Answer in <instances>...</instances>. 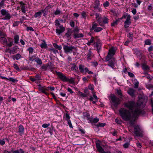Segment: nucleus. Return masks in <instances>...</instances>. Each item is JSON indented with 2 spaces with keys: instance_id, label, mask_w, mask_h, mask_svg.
I'll return each mask as SVG.
<instances>
[{
  "instance_id": "1",
  "label": "nucleus",
  "mask_w": 153,
  "mask_h": 153,
  "mask_svg": "<svg viewBox=\"0 0 153 153\" xmlns=\"http://www.w3.org/2000/svg\"><path fill=\"white\" fill-rule=\"evenodd\" d=\"M142 104V102H140L139 101H138L135 104L134 101H130L124 103V105L125 107L128 108V110L131 112L133 111L134 107L135 108L133 113V117L136 118L139 115L143 114V111L140 108Z\"/></svg>"
},
{
  "instance_id": "2",
  "label": "nucleus",
  "mask_w": 153,
  "mask_h": 153,
  "mask_svg": "<svg viewBox=\"0 0 153 153\" xmlns=\"http://www.w3.org/2000/svg\"><path fill=\"white\" fill-rule=\"evenodd\" d=\"M116 50V48L111 47L109 50L108 54L106 57V61H108V63L107 64V65L111 67L113 69L114 68L115 62L113 59H112V58L115 55Z\"/></svg>"
},
{
  "instance_id": "3",
  "label": "nucleus",
  "mask_w": 153,
  "mask_h": 153,
  "mask_svg": "<svg viewBox=\"0 0 153 153\" xmlns=\"http://www.w3.org/2000/svg\"><path fill=\"white\" fill-rule=\"evenodd\" d=\"M119 115L124 120L128 121L131 118V112L129 110L123 108L120 109L119 110Z\"/></svg>"
},
{
  "instance_id": "4",
  "label": "nucleus",
  "mask_w": 153,
  "mask_h": 153,
  "mask_svg": "<svg viewBox=\"0 0 153 153\" xmlns=\"http://www.w3.org/2000/svg\"><path fill=\"white\" fill-rule=\"evenodd\" d=\"M110 99L111 104L114 107H117L120 103L121 100L120 98L114 94L111 96Z\"/></svg>"
},
{
  "instance_id": "5",
  "label": "nucleus",
  "mask_w": 153,
  "mask_h": 153,
  "mask_svg": "<svg viewBox=\"0 0 153 153\" xmlns=\"http://www.w3.org/2000/svg\"><path fill=\"white\" fill-rule=\"evenodd\" d=\"M134 130L135 136L141 137L143 136V131L138 125L134 126Z\"/></svg>"
},
{
  "instance_id": "6",
  "label": "nucleus",
  "mask_w": 153,
  "mask_h": 153,
  "mask_svg": "<svg viewBox=\"0 0 153 153\" xmlns=\"http://www.w3.org/2000/svg\"><path fill=\"white\" fill-rule=\"evenodd\" d=\"M62 45L63 47L64 52L66 53H71L73 52V50L77 49L76 47L71 45H69L68 44L66 45L62 44Z\"/></svg>"
},
{
  "instance_id": "7",
  "label": "nucleus",
  "mask_w": 153,
  "mask_h": 153,
  "mask_svg": "<svg viewBox=\"0 0 153 153\" xmlns=\"http://www.w3.org/2000/svg\"><path fill=\"white\" fill-rule=\"evenodd\" d=\"M0 13L4 17L2 18L3 20H8L11 17V16L8 10L5 9H2L0 10Z\"/></svg>"
},
{
  "instance_id": "8",
  "label": "nucleus",
  "mask_w": 153,
  "mask_h": 153,
  "mask_svg": "<svg viewBox=\"0 0 153 153\" xmlns=\"http://www.w3.org/2000/svg\"><path fill=\"white\" fill-rule=\"evenodd\" d=\"M100 2L99 0H96L94 3V7L95 10H97L98 12H101L102 9L100 7Z\"/></svg>"
},
{
  "instance_id": "9",
  "label": "nucleus",
  "mask_w": 153,
  "mask_h": 153,
  "mask_svg": "<svg viewBox=\"0 0 153 153\" xmlns=\"http://www.w3.org/2000/svg\"><path fill=\"white\" fill-rule=\"evenodd\" d=\"M131 16L128 14L126 17V21L124 22V26L125 28H127L131 25Z\"/></svg>"
},
{
  "instance_id": "10",
  "label": "nucleus",
  "mask_w": 153,
  "mask_h": 153,
  "mask_svg": "<svg viewBox=\"0 0 153 153\" xmlns=\"http://www.w3.org/2000/svg\"><path fill=\"white\" fill-rule=\"evenodd\" d=\"M56 72L57 75L58 76L61 80L64 82H67V77L63 74L62 72L56 71Z\"/></svg>"
},
{
  "instance_id": "11",
  "label": "nucleus",
  "mask_w": 153,
  "mask_h": 153,
  "mask_svg": "<svg viewBox=\"0 0 153 153\" xmlns=\"http://www.w3.org/2000/svg\"><path fill=\"white\" fill-rule=\"evenodd\" d=\"M92 25V30H94L95 32H98L102 30V27H97L98 25L96 23L93 22Z\"/></svg>"
},
{
  "instance_id": "12",
  "label": "nucleus",
  "mask_w": 153,
  "mask_h": 153,
  "mask_svg": "<svg viewBox=\"0 0 153 153\" xmlns=\"http://www.w3.org/2000/svg\"><path fill=\"white\" fill-rule=\"evenodd\" d=\"M4 153H25V151L22 149H20L15 150H12L11 152L6 150H4Z\"/></svg>"
},
{
  "instance_id": "13",
  "label": "nucleus",
  "mask_w": 153,
  "mask_h": 153,
  "mask_svg": "<svg viewBox=\"0 0 153 153\" xmlns=\"http://www.w3.org/2000/svg\"><path fill=\"white\" fill-rule=\"evenodd\" d=\"M56 33L58 35H59L65 30V27L62 25H60L58 27H56Z\"/></svg>"
},
{
  "instance_id": "14",
  "label": "nucleus",
  "mask_w": 153,
  "mask_h": 153,
  "mask_svg": "<svg viewBox=\"0 0 153 153\" xmlns=\"http://www.w3.org/2000/svg\"><path fill=\"white\" fill-rule=\"evenodd\" d=\"M79 68L80 73L86 74V71H88V68L85 67V66L82 65H80L79 66Z\"/></svg>"
},
{
  "instance_id": "15",
  "label": "nucleus",
  "mask_w": 153,
  "mask_h": 153,
  "mask_svg": "<svg viewBox=\"0 0 153 153\" xmlns=\"http://www.w3.org/2000/svg\"><path fill=\"white\" fill-rule=\"evenodd\" d=\"M0 78L2 79H5L7 81L8 80L10 81H11L13 82H15L18 81V80L11 77H10L9 78H8L5 76H0Z\"/></svg>"
},
{
  "instance_id": "16",
  "label": "nucleus",
  "mask_w": 153,
  "mask_h": 153,
  "mask_svg": "<svg viewBox=\"0 0 153 153\" xmlns=\"http://www.w3.org/2000/svg\"><path fill=\"white\" fill-rule=\"evenodd\" d=\"M13 39L11 38H8L7 39V42L6 43V45L9 47H11L13 45Z\"/></svg>"
},
{
  "instance_id": "17",
  "label": "nucleus",
  "mask_w": 153,
  "mask_h": 153,
  "mask_svg": "<svg viewBox=\"0 0 153 153\" xmlns=\"http://www.w3.org/2000/svg\"><path fill=\"white\" fill-rule=\"evenodd\" d=\"M82 114L84 118H86L87 120L91 121V117H90V115L89 113L86 112H83Z\"/></svg>"
},
{
  "instance_id": "18",
  "label": "nucleus",
  "mask_w": 153,
  "mask_h": 153,
  "mask_svg": "<svg viewBox=\"0 0 153 153\" xmlns=\"http://www.w3.org/2000/svg\"><path fill=\"white\" fill-rule=\"evenodd\" d=\"M96 145L97 149L99 152L101 153H104L105 152L104 151L103 148L101 146L100 143H97Z\"/></svg>"
},
{
  "instance_id": "19",
  "label": "nucleus",
  "mask_w": 153,
  "mask_h": 153,
  "mask_svg": "<svg viewBox=\"0 0 153 153\" xmlns=\"http://www.w3.org/2000/svg\"><path fill=\"white\" fill-rule=\"evenodd\" d=\"M38 89L41 92L46 95L48 94L46 92V91L47 90V89L44 87H42L39 85V86Z\"/></svg>"
},
{
  "instance_id": "20",
  "label": "nucleus",
  "mask_w": 153,
  "mask_h": 153,
  "mask_svg": "<svg viewBox=\"0 0 153 153\" xmlns=\"http://www.w3.org/2000/svg\"><path fill=\"white\" fill-rule=\"evenodd\" d=\"M41 79V77L39 74L36 75L35 78H31L30 80L32 82H36L37 80Z\"/></svg>"
},
{
  "instance_id": "21",
  "label": "nucleus",
  "mask_w": 153,
  "mask_h": 153,
  "mask_svg": "<svg viewBox=\"0 0 153 153\" xmlns=\"http://www.w3.org/2000/svg\"><path fill=\"white\" fill-rule=\"evenodd\" d=\"M135 90L133 88H131L129 89L128 91V93L131 97H133L134 96Z\"/></svg>"
},
{
  "instance_id": "22",
  "label": "nucleus",
  "mask_w": 153,
  "mask_h": 153,
  "mask_svg": "<svg viewBox=\"0 0 153 153\" xmlns=\"http://www.w3.org/2000/svg\"><path fill=\"white\" fill-rule=\"evenodd\" d=\"M18 132L21 135L24 134V127L22 125H20L19 126Z\"/></svg>"
},
{
  "instance_id": "23",
  "label": "nucleus",
  "mask_w": 153,
  "mask_h": 153,
  "mask_svg": "<svg viewBox=\"0 0 153 153\" xmlns=\"http://www.w3.org/2000/svg\"><path fill=\"white\" fill-rule=\"evenodd\" d=\"M11 57L14 60L16 59V60H18L19 59L22 58V56L21 54L19 53H17L16 55H13L11 56Z\"/></svg>"
},
{
  "instance_id": "24",
  "label": "nucleus",
  "mask_w": 153,
  "mask_h": 153,
  "mask_svg": "<svg viewBox=\"0 0 153 153\" xmlns=\"http://www.w3.org/2000/svg\"><path fill=\"white\" fill-rule=\"evenodd\" d=\"M83 36V34L82 33H75L74 35V38L75 39L82 38Z\"/></svg>"
},
{
  "instance_id": "25",
  "label": "nucleus",
  "mask_w": 153,
  "mask_h": 153,
  "mask_svg": "<svg viewBox=\"0 0 153 153\" xmlns=\"http://www.w3.org/2000/svg\"><path fill=\"white\" fill-rule=\"evenodd\" d=\"M141 66L143 69L144 71H148L149 70V67L146 65L145 63H142Z\"/></svg>"
},
{
  "instance_id": "26",
  "label": "nucleus",
  "mask_w": 153,
  "mask_h": 153,
  "mask_svg": "<svg viewBox=\"0 0 153 153\" xmlns=\"http://www.w3.org/2000/svg\"><path fill=\"white\" fill-rule=\"evenodd\" d=\"M48 69H50L52 71L55 68L53 66V65L51 62H48L47 64Z\"/></svg>"
},
{
  "instance_id": "27",
  "label": "nucleus",
  "mask_w": 153,
  "mask_h": 153,
  "mask_svg": "<svg viewBox=\"0 0 153 153\" xmlns=\"http://www.w3.org/2000/svg\"><path fill=\"white\" fill-rule=\"evenodd\" d=\"M35 62H36L38 64L40 65H42V62L41 59L37 57H36L35 58Z\"/></svg>"
},
{
  "instance_id": "28",
  "label": "nucleus",
  "mask_w": 153,
  "mask_h": 153,
  "mask_svg": "<svg viewBox=\"0 0 153 153\" xmlns=\"http://www.w3.org/2000/svg\"><path fill=\"white\" fill-rule=\"evenodd\" d=\"M14 42L16 44H18L19 43V37L17 35H16L14 36Z\"/></svg>"
},
{
  "instance_id": "29",
  "label": "nucleus",
  "mask_w": 153,
  "mask_h": 153,
  "mask_svg": "<svg viewBox=\"0 0 153 153\" xmlns=\"http://www.w3.org/2000/svg\"><path fill=\"white\" fill-rule=\"evenodd\" d=\"M91 121H90L89 122H88L89 123H96L99 120V119L97 117L93 119V117H91Z\"/></svg>"
},
{
  "instance_id": "30",
  "label": "nucleus",
  "mask_w": 153,
  "mask_h": 153,
  "mask_svg": "<svg viewBox=\"0 0 153 153\" xmlns=\"http://www.w3.org/2000/svg\"><path fill=\"white\" fill-rule=\"evenodd\" d=\"M75 78H73L71 77L70 79L67 78V82H68L69 83L71 84H73L74 82Z\"/></svg>"
},
{
  "instance_id": "31",
  "label": "nucleus",
  "mask_w": 153,
  "mask_h": 153,
  "mask_svg": "<svg viewBox=\"0 0 153 153\" xmlns=\"http://www.w3.org/2000/svg\"><path fill=\"white\" fill-rule=\"evenodd\" d=\"M133 83L134 85V88L136 89L137 88L139 85V82L136 79H134L133 81Z\"/></svg>"
},
{
  "instance_id": "32",
  "label": "nucleus",
  "mask_w": 153,
  "mask_h": 153,
  "mask_svg": "<svg viewBox=\"0 0 153 153\" xmlns=\"http://www.w3.org/2000/svg\"><path fill=\"white\" fill-rule=\"evenodd\" d=\"M94 38L93 36H91L89 41L86 43L87 45L89 46L91 45V43H94Z\"/></svg>"
},
{
  "instance_id": "33",
  "label": "nucleus",
  "mask_w": 153,
  "mask_h": 153,
  "mask_svg": "<svg viewBox=\"0 0 153 153\" xmlns=\"http://www.w3.org/2000/svg\"><path fill=\"white\" fill-rule=\"evenodd\" d=\"M117 93L119 96L120 98L122 99L123 97V95L121 91L120 90H117Z\"/></svg>"
},
{
  "instance_id": "34",
  "label": "nucleus",
  "mask_w": 153,
  "mask_h": 153,
  "mask_svg": "<svg viewBox=\"0 0 153 153\" xmlns=\"http://www.w3.org/2000/svg\"><path fill=\"white\" fill-rule=\"evenodd\" d=\"M145 45H150L151 44V41L150 39H148L145 40L144 41Z\"/></svg>"
},
{
  "instance_id": "35",
  "label": "nucleus",
  "mask_w": 153,
  "mask_h": 153,
  "mask_svg": "<svg viewBox=\"0 0 153 153\" xmlns=\"http://www.w3.org/2000/svg\"><path fill=\"white\" fill-rule=\"evenodd\" d=\"M13 66L14 68L16 70H17L18 71H21L20 69L19 68L18 65L17 64L14 63Z\"/></svg>"
},
{
  "instance_id": "36",
  "label": "nucleus",
  "mask_w": 153,
  "mask_h": 153,
  "mask_svg": "<svg viewBox=\"0 0 153 153\" xmlns=\"http://www.w3.org/2000/svg\"><path fill=\"white\" fill-rule=\"evenodd\" d=\"M53 46L55 48L59 50H61L62 48L61 45H58L56 43H54L53 44Z\"/></svg>"
},
{
  "instance_id": "37",
  "label": "nucleus",
  "mask_w": 153,
  "mask_h": 153,
  "mask_svg": "<svg viewBox=\"0 0 153 153\" xmlns=\"http://www.w3.org/2000/svg\"><path fill=\"white\" fill-rule=\"evenodd\" d=\"M106 124L105 123H99L97 124H96L95 126L97 127H103L105 126Z\"/></svg>"
},
{
  "instance_id": "38",
  "label": "nucleus",
  "mask_w": 153,
  "mask_h": 153,
  "mask_svg": "<svg viewBox=\"0 0 153 153\" xmlns=\"http://www.w3.org/2000/svg\"><path fill=\"white\" fill-rule=\"evenodd\" d=\"M27 50L29 51L30 54H32L33 52L34 49L33 48L30 47L28 48Z\"/></svg>"
},
{
  "instance_id": "39",
  "label": "nucleus",
  "mask_w": 153,
  "mask_h": 153,
  "mask_svg": "<svg viewBox=\"0 0 153 153\" xmlns=\"http://www.w3.org/2000/svg\"><path fill=\"white\" fill-rule=\"evenodd\" d=\"M41 15L42 12L41 11H39L36 13L34 15V17L35 18H37L39 16H41Z\"/></svg>"
},
{
  "instance_id": "40",
  "label": "nucleus",
  "mask_w": 153,
  "mask_h": 153,
  "mask_svg": "<svg viewBox=\"0 0 153 153\" xmlns=\"http://www.w3.org/2000/svg\"><path fill=\"white\" fill-rule=\"evenodd\" d=\"M79 94L81 97H86L88 96L86 94H85V93H83L80 91L79 92Z\"/></svg>"
},
{
  "instance_id": "41",
  "label": "nucleus",
  "mask_w": 153,
  "mask_h": 153,
  "mask_svg": "<svg viewBox=\"0 0 153 153\" xmlns=\"http://www.w3.org/2000/svg\"><path fill=\"white\" fill-rule=\"evenodd\" d=\"M92 52L91 51L89 50H88V53L87 54V58L88 59H91V56Z\"/></svg>"
},
{
  "instance_id": "42",
  "label": "nucleus",
  "mask_w": 153,
  "mask_h": 153,
  "mask_svg": "<svg viewBox=\"0 0 153 153\" xmlns=\"http://www.w3.org/2000/svg\"><path fill=\"white\" fill-rule=\"evenodd\" d=\"M1 40L2 41L4 44H6L7 42V39L4 37H1Z\"/></svg>"
},
{
  "instance_id": "43",
  "label": "nucleus",
  "mask_w": 153,
  "mask_h": 153,
  "mask_svg": "<svg viewBox=\"0 0 153 153\" xmlns=\"http://www.w3.org/2000/svg\"><path fill=\"white\" fill-rule=\"evenodd\" d=\"M130 143L129 142H126L123 145V147L125 148H127L130 145Z\"/></svg>"
},
{
  "instance_id": "44",
  "label": "nucleus",
  "mask_w": 153,
  "mask_h": 153,
  "mask_svg": "<svg viewBox=\"0 0 153 153\" xmlns=\"http://www.w3.org/2000/svg\"><path fill=\"white\" fill-rule=\"evenodd\" d=\"M71 35V32L69 31H68L65 34V36H66L68 39H69L70 38Z\"/></svg>"
},
{
  "instance_id": "45",
  "label": "nucleus",
  "mask_w": 153,
  "mask_h": 153,
  "mask_svg": "<svg viewBox=\"0 0 153 153\" xmlns=\"http://www.w3.org/2000/svg\"><path fill=\"white\" fill-rule=\"evenodd\" d=\"M109 3L108 1H106L105 2L103 3V6L104 7H108L109 5Z\"/></svg>"
},
{
  "instance_id": "46",
  "label": "nucleus",
  "mask_w": 153,
  "mask_h": 153,
  "mask_svg": "<svg viewBox=\"0 0 153 153\" xmlns=\"http://www.w3.org/2000/svg\"><path fill=\"white\" fill-rule=\"evenodd\" d=\"M20 22L19 21H16L13 24V26L15 27L18 26Z\"/></svg>"
},
{
  "instance_id": "47",
  "label": "nucleus",
  "mask_w": 153,
  "mask_h": 153,
  "mask_svg": "<svg viewBox=\"0 0 153 153\" xmlns=\"http://www.w3.org/2000/svg\"><path fill=\"white\" fill-rule=\"evenodd\" d=\"M102 20L104 24H107L108 23V19L107 18L105 17L102 18Z\"/></svg>"
},
{
  "instance_id": "48",
  "label": "nucleus",
  "mask_w": 153,
  "mask_h": 153,
  "mask_svg": "<svg viewBox=\"0 0 153 153\" xmlns=\"http://www.w3.org/2000/svg\"><path fill=\"white\" fill-rule=\"evenodd\" d=\"M81 15L82 18H83L84 19H86V14L85 12L83 11H82V12L81 13Z\"/></svg>"
},
{
  "instance_id": "49",
  "label": "nucleus",
  "mask_w": 153,
  "mask_h": 153,
  "mask_svg": "<svg viewBox=\"0 0 153 153\" xmlns=\"http://www.w3.org/2000/svg\"><path fill=\"white\" fill-rule=\"evenodd\" d=\"M41 68L44 71H46L48 69V67L47 65H43L41 67Z\"/></svg>"
},
{
  "instance_id": "50",
  "label": "nucleus",
  "mask_w": 153,
  "mask_h": 153,
  "mask_svg": "<svg viewBox=\"0 0 153 153\" xmlns=\"http://www.w3.org/2000/svg\"><path fill=\"white\" fill-rule=\"evenodd\" d=\"M94 44L95 45V46L96 48L101 46V44L98 42H94Z\"/></svg>"
},
{
  "instance_id": "51",
  "label": "nucleus",
  "mask_w": 153,
  "mask_h": 153,
  "mask_svg": "<svg viewBox=\"0 0 153 153\" xmlns=\"http://www.w3.org/2000/svg\"><path fill=\"white\" fill-rule=\"evenodd\" d=\"M71 69L77 71L78 70V67L75 65H74L73 66L71 67Z\"/></svg>"
},
{
  "instance_id": "52",
  "label": "nucleus",
  "mask_w": 153,
  "mask_h": 153,
  "mask_svg": "<svg viewBox=\"0 0 153 153\" xmlns=\"http://www.w3.org/2000/svg\"><path fill=\"white\" fill-rule=\"evenodd\" d=\"M50 126V124L48 123V124H43L42 125V127H43L44 128H46L47 127H48V126Z\"/></svg>"
},
{
  "instance_id": "53",
  "label": "nucleus",
  "mask_w": 153,
  "mask_h": 153,
  "mask_svg": "<svg viewBox=\"0 0 153 153\" xmlns=\"http://www.w3.org/2000/svg\"><path fill=\"white\" fill-rule=\"evenodd\" d=\"M55 25L56 26H57V27H59L60 25V23L59 22V21L58 20V19H56L55 22Z\"/></svg>"
},
{
  "instance_id": "54",
  "label": "nucleus",
  "mask_w": 153,
  "mask_h": 153,
  "mask_svg": "<svg viewBox=\"0 0 153 153\" xmlns=\"http://www.w3.org/2000/svg\"><path fill=\"white\" fill-rule=\"evenodd\" d=\"M61 13V11L59 10L58 9H57L54 12V14L55 15H57L60 14Z\"/></svg>"
},
{
  "instance_id": "55",
  "label": "nucleus",
  "mask_w": 153,
  "mask_h": 153,
  "mask_svg": "<svg viewBox=\"0 0 153 153\" xmlns=\"http://www.w3.org/2000/svg\"><path fill=\"white\" fill-rule=\"evenodd\" d=\"M5 141L4 140V139H3L0 140V145L3 146L5 144Z\"/></svg>"
},
{
  "instance_id": "56",
  "label": "nucleus",
  "mask_w": 153,
  "mask_h": 153,
  "mask_svg": "<svg viewBox=\"0 0 153 153\" xmlns=\"http://www.w3.org/2000/svg\"><path fill=\"white\" fill-rule=\"evenodd\" d=\"M70 117L69 115L67 113L65 114V119L67 121L70 120Z\"/></svg>"
},
{
  "instance_id": "57",
  "label": "nucleus",
  "mask_w": 153,
  "mask_h": 153,
  "mask_svg": "<svg viewBox=\"0 0 153 153\" xmlns=\"http://www.w3.org/2000/svg\"><path fill=\"white\" fill-rule=\"evenodd\" d=\"M48 129L49 130L48 131L50 133L51 135H52L53 133V128H48Z\"/></svg>"
},
{
  "instance_id": "58",
  "label": "nucleus",
  "mask_w": 153,
  "mask_h": 153,
  "mask_svg": "<svg viewBox=\"0 0 153 153\" xmlns=\"http://www.w3.org/2000/svg\"><path fill=\"white\" fill-rule=\"evenodd\" d=\"M84 93L86 94L88 96L89 94V92L88 91V90L87 88H85L84 90Z\"/></svg>"
},
{
  "instance_id": "59",
  "label": "nucleus",
  "mask_w": 153,
  "mask_h": 153,
  "mask_svg": "<svg viewBox=\"0 0 153 153\" xmlns=\"http://www.w3.org/2000/svg\"><path fill=\"white\" fill-rule=\"evenodd\" d=\"M146 87L148 89H150L151 88L153 89V85L151 84H148L146 85Z\"/></svg>"
},
{
  "instance_id": "60",
  "label": "nucleus",
  "mask_w": 153,
  "mask_h": 153,
  "mask_svg": "<svg viewBox=\"0 0 153 153\" xmlns=\"http://www.w3.org/2000/svg\"><path fill=\"white\" fill-rule=\"evenodd\" d=\"M119 21L118 20H116V21L113 22V23H112L111 24V25L112 26H114L117 25V22Z\"/></svg>"
},
{
  "instance_id": "61",
  "label": "nucleus",
  "mask_w": 153,
  "mask_h": 153,
  "mask_svg": "<svg viewBox=\"0 0 153 153\" xmlns=\"http://www.w3.org/2000/svg\"><path fill=\"white\" fill-rule=\"evenodd\" d=\"M26 30L27 31H34L33 28L32 27H27L26 28Z\"/></svg>"
},
{
  "instance_id": "62",
  "label": "nucleus",
  "mask_w": 153,
  "mask_h": 153,
  "mask_svg": "<svg viewBox=\"0 0 153 153\" xmlns=\"http://www.w3.org/2000/svg\"><path fill=\"white\" fill-rule=\"evenodd\" d=\"M128 75L130 77H134V75L132 73L128 71L127 72Z\"/></svg>"
},
{
  "instance_id": "63",
  "label": "nucleus",
  "mask_w": 153,
  "mask_h": 153,
  "mask_svg": "<svg viewBox=\"0 0 153 153\" xmlns=\"http://www.w3.org/2000/svg\"><path fill=\"white\" fill-rule=\"evenodd\" d=\"M46 44L45 43H42L40 44V47L42 48H45L46 46Z\"/></svg>"
},
{
  "instance_id": "64",
  "label": "nucleus",
  "mask_w": 153,
  "mask_h": 153,
  "mask_svg": "<svg viewBox=\"0 0 153 153\" xmlns=\"http://www.w3.org/2000/svg\"><path fill=\"white\" fill-rule=\"evenodd\" d=\"M91 63L92 65L94 67H97L98 65V63L97 62H92Z\"/></svg>"
}]
</instances>
